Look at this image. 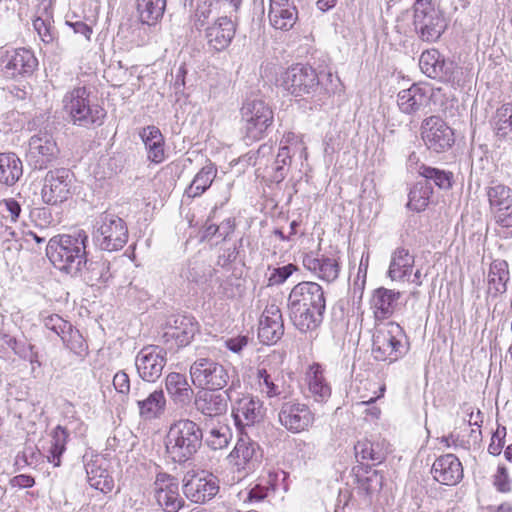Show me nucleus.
Returning a JSON list of instances; mask_svg holds the SVG:
<instances>
[{"instance_id":"37","label":"nucleus","mask_w":512,"mask_h":512,"mask_svg":"<svg viewBox=\"0 0 512 512\" xmlns=\"http://www.w3.org/2000/svg\"><path fill=\"white\" fill-rule=\"evenodd\" d=\"M71 430L69 426L57 425L49 434L51 441L47 451V460L54 467L61 465V456L66 451V444Z\"/></svg>"},{"instance_id":"57","label":"nucleus","mask_w":512,"mask_h":512,"mask_svg":"<svg viewBox=\"0 0 512 512\" xmlns=\"http://www.w3.org/2000/svg\"><path fill=\"white\" fill-rule=\"evenodd\" d=\"M383 486V476L376 470L372 471L367 477L361 480V488L367 495H373L379 492Z\"/></svg>"},{"instance_id":"23","label":"nucleus","mask_w":512,"mask_h":512,"mask_svg":"<svg viewBox=\"0 0 512 512\" xmlns=\"http://www.w3.org/2000/svg\"><path fill=\"white\" fill-rule=\"evenodd\" d=\"M219 492V481L213 474L193 475L184 479L183 493L194 503H204Z\"/></svg>"},{"instance_id":"12","label":"nucleus","mask_w":512,"mask_h":512,"mask_svg":"<svg viewBox=\"0 0 512 512\" xmlns=\"http://www.w3.org/2000/svg\"><path fill=\"white\" fill-rule=\"evenodd\" d=\"M166 363L167 351L158 345L143 347L135 358L137 373L146 382H155L159 379Z\"/></svg>"},{"instance_id":"27","label":"nucleus","mask_w":512,"mask_h":512,"mask_svg":"<svg viewBox=\"0 0 512 512\" xmlns=\"http://www.w3.org/2000/svg\"><path fill=\"white\" fill-rule=\"evenodd\" d=\"M168 331L165 336L175 339L179 347H185L191 343L199 331V324L191 315H174L168 320Z\"/></svg>"},{"instance_id":"55","label":"nucleus","mask_w":512,"mask_h":512,"mask_svg":"<svg viewBox=\"0 0 512 512\" xmlns=\"http://www.w3.org/2000/svg\"><path fill=\"white\" fill-rule=\"evenodd\" d=\"M179 487V482L176 477L165 473L159 472L156 474L153 490L155 498H159L160 494H166L169 490H174Z\"/></svg>"},{"instance_id":"62","label":"nucleus","mask_w":512,"mask_h":512,"mask_svg":"<svg viewBox=\"0 0 512 512\" xmlns=\"http://www.w3.org/2000/svg\"><path fill=\"white\" fill-rule=\"evenodd\" d=\"M2 205L9 213L11 222H17L22 211L21 205L14 198L4 199Z\"/></svg>"},{"instance_id":"32","label":"nucleus","mask_w":512,"mask_h":512,"mask_svg":"<svg viewBox=\"0 0 512 512\" xmlns=\"http://www.w3.org/2000/svg\"><path fill=\"white\" fill-rule=\"evenodd\" d=\"M139 136L145 145L148 160L155 164L162 163L166 155L164 149L165 141L160 129L150 125L142 128Z\"/></svg>"},{"instance_id":"38","label":"nucleus","mask_w":512,"mask_h":512,"mask_svg":"<svg viewBox=\"0 0 512 512\" xmlns=\"http://www.w3.org/2000/svg\"><path fill=\"white\" fill-rule=\"evenodd\" d=\"M139 414L145 419L159 418L165 411L166 398L162 389H156L144 399H137Z\"/></svg>"},{"instance_id":"21","label":"nucleus","mask_w":512,"mask_h":512,"mask_svg":"<svg viewBox=\"0 0 512 512\" xmlns=\"http://www.w3.org/2000/svg\"><path fill=\"white\" fill-rule=\"evenodd\" d=\"M3 64L5 76L17 79L31 76L38 67V60L32 50L18 48L6 51Z\"/></svg>"},{"instance_id":"54","label":"nucleus","mask_w":512,"mask_h":512,"mask_svg":"<svg viewBox=\"0 0 512 512\" xmlns=\"http://www.w3.org/2000/svg\"><path fill=\"white\" fill-rule=\"evenodd\" d=\"M156 501L165 512H178L185 505V500L179 493V487L169 490L166 494H160Z\"/></svg>"},{"instance_id":"16","label":"nucleus","mask_w":512,"mask_h":512,"mask_svg":"<svg viewBox=\"0 0 512 512\" xmlns=\"http://www.w3.org/2000/svg\"><path fill=\"white\" fill-rule=\"evenodd\" d=\"M486 195L495 222L503 228L512 227V190L501 183H492Z\"/></svg>"},{"instance_id":"19","label":"nucleus","mask_w":512,"mask_h":512,"mask_svg":"<svg viewBox=\"0 0 512 512\" xmlns=\"http://www.w3.org/2000/svg\"><path fill=\"white\" fill-rule=\"evenodd\" d=\"M288 307L310 308L325 312L326 299L323 288L316 282L298 283L288 296Z\"/></svg>"},{"instance_id":"26","label":"nucleus","mask_w":512,"mask_h":512,"mask_svg":"<svg viewBox=\"0 0 512 512\" xmlns=\"http://www.w3.org/2000/svg\"><path fill=\"white\" fill-rule=\"evenodd\" d=\"M431 473L433 478L448 486L458 484L463 478V467L454 454L441 455L434 461Z\"/></svg>"},{"instance_id":"35","label":"nucleus","mask_w":512,"mask_h":512,"mask_svg":"<svg viewBox=\"0 0 512 512\" xmlns=\"http://www.w3.org/2000/svg\"><path fill=\"white\" fill-rule=\"evenodd\" d=\"M508 263L505 260H494L488 272V294L497 297L507 291L509 281Z\"/></svg>"},{"instance_id":"48","label":"nucleus","mask_w":512,"mask_h":512,"mask_svg":"<svg viewBox=\"0 0 512 512\" xmlns=\"http://www.w3.org/2000/svg\"><path fill=\"white\" fill-rule=\"evenodd\" d=\"M214 5L216 4L212 0H197L195 10L190 16L193 30L202 32L212 22L211 15Z\"/></svg>"},{"instance_id":"59","label":"nucleus","mask_w":512,"mask_h":512,"mask_svg":"<svg viewBox=\"0 0 512 512\" xmlns=\"http://www.w3.org/2000/svg\"><path fill=\"white\" fill-rule=\"evenodd\" d=\"M493 484L497 491L501 493H508L511 491V480L505 466H498L497 471L493 477Z\"/></svg>"},{"instance_id":"6","label":"nucleus","mask_w":512,"mask_h":512,"mask_svg":"<svg viewBox=\"0 0 512 512\" xmlns=\"http://www.w3.org/2000/svg\"><path fill=\"white\" fill-rule=\"evenodd\" d=\"M405 332L395 322H388L373 335L372 353L377 361L390 363L402 358L407 352Z\"/></svg>"},{"instance_id":"10","label":"nucleus","mask_w":512,"mask_h":512,"mask_svg":"<svg viewBox=\"0 0 512 512\" xmlns=\"http://www.w3.org/2000/svg\"><path fill=\"white\" fill-rule=\"evenodd\" d=\"M190 375L196 386L209 390H221L230 378L222 364L209 358L197 359L190 367Z\"/></svg>"},{"instance_id":"43","label":"nucleus","mask_w":512,"mask_h":512,"mask_svg":"<svg viewBox=\"0 0 512 512\" xmlns=\"http://www.w3.org/2000/svg\"><path fill=\"white\" fill-rule=\"evenodd\" d=\"M307 379L309 397L318 403L326 402L331 396V388L326 383L319 366L312 368V372L308 374Z\"/></svg>"},{"instance_id":"44","label":"nucleus","mask_w":512,"mask_h":512,"mask_svg":"<svg viewBox=\"0 0 512 512\" xmlns=\"http://www.w3.org/2000/svg\"><path fill=\"white\" fill-rule=\"evenodd\" d=\"M354 449L356 457H360L362 460H371L378 464L385 460L388 453L383 443L369 440L358 441Z\"/></svg>"},{"instance_id":"46","label":"nucleus","mask_w":512,"mask_h":512,"mask_svg":"<svg viewBox=\"0 0 512 512\" xmlns=\"http://www.w3.org/2000/svg\"><path fill=\"white\" fill-rule=\"evenodd\" d=\"M432 193V186L427 181H418L410 190L407 207L416 212L425 210Z\"/></svg>"},{"instance_id":"15","label":"nucleus","mask_w":512,"mask_h":512,"mask_svg":"<svg viewBox=\"0 0 512 512\" xmlns=\"http://www.w3.org/2000/svg\"><path fill=\"white\" fill-rule=\"evenodd\" d=\"M278 419L289 432L300 433L313 425L314 413L304 403L284 401L279 409Z\"/></svg>"},{"instance_id":"28","label":"nucleus","mask_w":512,"mask_h":512,"mask_svg":"<svg viewBox=\"0 0 512 512\" xmlns=\"http://www.w3.org/2000/svg\"><path fill=\"white\" fill-rule=\"evenodd\" d=\"M401 293L385 287L373 291L370 305L376 320H385L393 316L399 307Z\"/></svg>"},{"instance_id":"50","label":"nucleus","mask_w":512,"mask_h":512,"mask_svg":"<svg viewBox=\"0 0 512 512\" xmlns=\"http://www.w3.org/2000/svg\"><path fill=\"white\" fill-rule=\"evenodd\" d=\"M494 130L498 138L512 140V104L507 103L497 109Z\"/></svg>"},{"instance_id":"40","label":"nucleus","mask_w":512,"mask_h":512,"mask_svg":"<svg viewBox=\"0 0 512 512\" xmlns=\"http://www.w3.org/2000/svg\"><path fill=\"white\" fill-rule=\"evenodd\" d=\"M22 174V162L15 153H0V183L12 186Z\"/></svg>"},{"instance_id":"33","label":"nucleus","mask_w":512,"mask_h":512,"mask_svg":"<svg viewBox=\"0 0 512 512\" xmlns=\"http://www.w3.org/2000/svg\"><path fill=\"white\" fill-rule=\"evenodd\" d=\"M289 318L293 325L302 333L316 330L323 321L324 311L310 308L288 307Z\"/></svg>"},{"instance_id":"53","label":"nucleus","mask_w":512,"mask_h":512,"mask_svg":"<svg viewBox=\"0 0 512 512\" xmlns=\"http://www.w3.org/2000/svg\"><path fill=\"white\" fill-rule=\"evenodd\" d=\"M63 343L76 355L82 356L86 352L87 346L85 340L79 330L70 326L67 332H64L61 337Z\"/></svg>"},{"instance_id":"7","label":"nucleus","mask_w":512,"mask_h":512,"mask_svg":"<svg viewBox=\"0 0 512 512\" xmlns=\"http://www.w3.org/2000/svg\"><path fill=\"white\" fill-rule=\"evenodd\" d=\"M413 10V26L418 37L426 42L438 40L446 29V23L432 0H416Z\"/></svg>"},{"instance_id":"49","label":"nucleus","mask_w":512,"mask_h":512,"mask_svg":"<svg viewBox=\"0 0 512 512\" xmlns=\"http://www.w3.org/2000/svg\"><path fill=\"white\" fill-rule=\"evenodd\" d=\"M418 173L424 178L423 181H427L430 185L431 182L440 189H449L453 182V173L438 168L430 167L425 164L420 165Z\"/></svg>"},{"instance_id":"3","label":"nucleus","mask_w":512,"mask_h":512,"mask_svg":"<svg viewBox=\"0 0 512 512\" xmlns=\"http://www.w3.org/2000/svg\"><path fill=\"white\" fill-rule=\"evenodd\" d=\"M63 102L74 124L87 128L102 125L106 111L90 100V92L85 87L68 92Z\"/></svg>"},{"instance_id":"17","label":"nucleus","mask_w":512,"mask_h":512,"mask_svg":"<svg viewBox=\"0 0 512 512\" xmlns=\"http://www.w3.org/2000/svg\"><path fill=\"white\" fill-rule=\"evenodd\" d=\"M263 451L260 445L249 437H240L228 455L229 462L238 472H253L261 463Z\"/></svg>"},{"instance_id":"36","label":"nucleus","mask_w":512,"mask_h":512,"mask_svg":"<svg viewBox=\"0 0 512 512\" xmlns=\"http://www.w3.org/2000/svg\"><path fill=\"white\" fill-rule=\"evenodd\" d=\"M414 266V256L409 250L399 247L391 255V261L388 268V276L391 280H403L410 275Z\"/></svg>"},{"instance_id":"11","label":"nucleus","mask_w":512,"mask_h":512,"mask_svg":"<svg viewBox=\"0 0 512 512\" xmlns=\"http://www.w3.org/2000/svg\"><path fill=\"white\" fill-rule=\"evenodd\" d=\"M421 137L426 147L436 153H442L455 142L454 132L439 116H430L421 124Z\"/></svg>"},{"instance_id":"5","label":"nucleus","mask_w":512,"mask_h":512,"mask_svg":"<svg viewBox=\"0 0 512 512\" xmlns=\"http://www.w3.org/2000/svg\"><path fill=\"white\" fill-rule=\"evenodd\" d=\"M92 240L100 250L114 252L122 249L128 241L125 221L112 212L101 213L95 221Z\"/></svg>"},{"instance_id":"60","label":"nucleus","mask_w":512,"mask_h":512,"mask_svg":"<svg viewBox=\"0 0 512 512\" xmlns=\"http://www.w3.org/2000/svg\"><path fill=\"white\" fill-rule=\"evenodd\" d=\"M72 324L62 319L59 315H51L45 319V326L47 329L54 331L58 336L62 337L67 329H70Z\"/></svg>"},{"instance_id":"63","label":"nucleus","mask_w":512,"mask_h":512,"mask_svg":"<svg viewBox=\"0 0 512 512\" xmlns=\"http://www.w3.org/2000/svg\"><path fill=\"white\" fill-rule=\"evenodd\" d=\"M218 229V239L220 241L226 240L235 230V219L229 217L223 220L219 225H217Z\"/></svg>"},{"instance_id":"14","label":"nucleus","mask_w":512,"mask_h":512,"mask_svg":"<svg viewBox=\"0 0 512 512\" xmlns=\"http://www.w3.org/2000/svg\"><path fill=\"white\" fill-rule=\"evenodd\" d=\"M340 252L328 253L310 252L303 257V266L317 278L327 283L334 282L340 274Z\"/></svg>"},{"instance_id":"39","label":"nucleus","mask_w":512,"mask_h":512,"mask_svg":"<svg viewBox=\"0 0 512 512\" xmlns=\"http://www.w3.org/2000/svg\"><path fill=\"white\" fill-rule=\"evenodd\" d=\"M217 175V167L209 162L194 176L191 184L186 188L185 195L189 198L201 196L210 186Z\"/></svg>"},{"instance_id":"42","label":"nucleus","mask_w":512,"mask_h":512,"mask_svg":"<svg viewBox=\"0 0 512 512\" xmlns=\"http://www.w3.org/2000/svg\"><path fill=\"white\" fill-rule=\"evenodd\" d=\"M87 478L90 486L103 493H109L114 488V480L107 469L97 462L88 463L86 466Z\"/></svg>"},{"instance_id":"58","label":"nucleus","mask_w":512,"mask_h":512,"mask_svg":"<svg viewBox=\"0 0 512 512\" xmlns=\"http://www.w3.org/2000/svg\"><path fill=\"white\" fill-rule=\"evenodd\" d=\"M34 30L37 32L39 37L44 43H51L54 39L52 26L50 24L49 19H43L41 17H36L33 20Z\"/></svg>"},{"instance_id":"51","label":"nucleus","mask_w":512,"mask_h":512,"mask_svg":"<svg viewBox=\"0 0 512 512\" xmlns=\"http://www.w3.org/2000/svg\"><path fill=\"white\" fill-rule=\"evenodd\" d=\"M212 268L203 261H189L187 267L182 272V276L189 282L196 284L205 283L212 275Z\"/></svg>"},{"instance_id":"22","label":"nucleus","mask_w":512,"mask_h":512,"mask_svg":"<svg viewBox=\"0 0 512 512\" xmlns=\"http://www.w3.org/2000/svg\"><path fill=\"white\" fill-rule=\"evenodd\" d=\"M284 335L281 309L276 304L265 307L259 321L258 338L266 345L276 344Z\"/></svg>"},{"instance_id":"52","label":"nucleus","mask_w":512,"mask_h":512,"mask_svg":"<svg viewBox=\"0 0 512 512\" xmlns=\"http://www.w3.org/2000/svg\"><path fill=\"white\" fill-rule=\"evenodd\" d=\"M232 439V432L227 426L212 428L207 437L206 444L213 450L226 448Z\"/></svg>"},{"instance_id":"45","label":"nucleus","mask_w":512,"mask_h":512,"mask_svg":"<svg viewBox=\"0 0 512 512\" xmlns=\"http://www.w3.org/2000/svg\"><path fill=\"white\" fill-rule=\"evenodd\" d=\"M291 158L290 148L287 145L281 146L270 167V171H267L270 181L278 184L285 179L291 164Z\"/></svg>"},{"instance_id":"24","label":"nucleus","mask_w":512,"mask_h":512,"mask_svg":"<svg viewBox=\"0 0 512 512\" xmlns=\"http://www.w3.org/2000/svg\"><path fill=\"white\" fill-rule=\"evenodd\" d=\"M419 66L421 71L429 78L443 82H449L454 78L455 63L446 60L436 49L422 52Z\"/></svg>"},{"instance_id":"31","label":"nucleus","mask_w":512,"mask_h":512,"mask_svg":"<svg viewBox=\"0 0 512 512\" xmlns=\"http://www.w3.org/2000/svg\"><path fill=\"white\" fill-rule=\"evenodd\" d=\"M397 104L401 112L414 114L426 107L430 101L429 89L419 84H413L408 89L398 93Z\"/></svg>"},{"instance_id":"30","label":"nucleus","mask_w":512,"mask_h":512,"mask_svg":"<svg viewBox=\"0 0 512 512\" xmlns=\"http://www.w3.org/2000/svg\"><path fill=\"white\" fill-rule=\"evenodd\" d=\"M257 380L260 392L268 398L280 397L286 399L290 395L289 387L286 385L281 372L268 370L265 367L257 369Z\"/></svg>"},{"instance_id":"25","label":"nucleus","mask_w":512,"mask_h":512,"mask_svg":"<svg viewBox=\"0 0 512 512\" xmlns=\"http://www.w3.org/2000/svg\"><path fill=\"white\" fill-rule=\"evenodd\" d=\"M263 402L252 395H242L232 405V415L237 425L253 426L265 417Z\"/></svg>"},{"instance_id":"56","label":"nucleus","mask_w":512,"mask_h":512,"mask_svg":"<svg viewBox=\"0 0 512 512\" xmlns=\"http://www.w3.org/2000/svg\"><path fill=\"white\" fill-rule=\"evenodd\" d=\"M269 270H271V273L268 277L267 285L277 286L283 284L297 270V267L294 264H288L273 269L269 267Z\"/></svg>"},{"instance_id":"47","label":"nucleus","mask_w":512,"mask_h":512,"mask_svg":"<svg viewBox=\"0 0 512 512\" xmlns=\"http://www.w3.org/2000/svg\"><path fill=\"white\" fill-rule=\"evenodd\" d=\"M83 268L86 269L84 278L91 285L107 283L112 277L110 263L106 260L87 261Z\"/></svg>"},{"instance_id":"41","label":"nucleus","mask_w":512,"mask_h":512,"mask_svg":"<svg viewBox=\"0 0 512 512\" xmlns=\"http://www.w3.org/2000/svg\"><path fill=\"white\" fill-rule=\"evenodd\" d=\"M166 0H136V9L141 23L155 25L162 19Z\"/></svg>"},{"instance_id":"20","label":"nucleus","mask_w":512,"mask_h":512,"mask_svg":"<svg viewBox=\"0 0 512 512\" xmlns=\"http://www.w3.org/2000/svg\"><path fill=\"white\" fill-rule=\"evenodd\" d=\"M240 385V381H232L229 389L223 392L219 390H209L198 392L194 398L195 409L206 417H217L224 415L228 410L230 402V392L236 386Z\"/></svg>"},{"instance_id":"1","label":"nucleus","mask_w":512,"mask_h":512,"mask_svg":"<svg viewBox=\"0 0 512 512\" xmlns=\"http://www.w3.org/2000/svg\"><path fill=\"white\" fill-rule=\"evenodd\" d=\"M88 235L84 230L74 234L51 238L46 246V255L51 263L72 276L83 272L87 265L86 243Z\"/></svg>"},{"instance_id":"4","label":"nucleus","mask_w":512,"mask_h":512,"mask_svg":"<svg viewBox=\"0 0 512 512\" xmlns=\"http://www.w3.org/2000/svg\"><path fill=\"white\" fill-rule=\"evenodd\" d=\"M274 114L261 99H249L241 107V131L247 144L261 140L272 126Z\"/></svg>"},{"instance_id":"64","label":"nucleus","mask_w":512,"mask_h":512,"mask_svg":"<svg viewBox=\"0 0 512 512\" xmlns=\"http://www.w3.org/2000/svg\"><path fill=\"white\" fill-rule=\"evenodd\" d=\"M225 343L230 351L239 353L248 344V338L246 336H238L228 339Z\"/></svg>"},{"instance_id":"9","label":"nucleus","mask_w":512,"mask_h":512,"mask_svg":"<svg viewBox=\"0 0 512 512\" xmlns=\"http://www.w3.org/2000/svg\"><path fill=\"white\" fill-rule=\"evenodd\" d=\"M59 154L53 135L47 130H39L28 141L25 158L35 170L46 169Z\"/></svg>"},{"instance_id":"29","label":"nucleus","mask_w":512,"mask_h":512,"mask_svg":"<svg viewBox=\"0 0 512 512\" xmlns=\"http://www.w3.org/2000/svg\"><path fill=\"white\" fill-rule=\"evenodd\" d=\"M268 16L275 29L290 30L298 19L294 0H270Z\"/></svg>"},{"instance_id":"13","label":"nucleus","mask_w":512,"mask_h":512,"mask_svg":"<svg viewBox=\"0 0 512 512\" xmlns=\"http://www.w3.org/2000/svg\"><path fill=\"white\" fill-rule=\"evenodd\" d=\"M238 23L232 16H218L203 30L204 39L210 51L222 52L232 43Z\"/></svg>"},{"instance_id":"2","label":"nucleus","mask_w":512,"mask_h":512,"mask_svg":"<svg viewBox=\"0 0 512 512\" xmlns=\"http://www.w3.org/2000/svg\"><path fill=\"white\" fill-rule=\"evenodd\" d=\"M203 431L190 419L173 422L165 437V452L174 463H185L198 452L202 446Z\"/></svg>"},{"instance_id":"8","label":"nucleus","mask_w":512,"mask_h":512,"mask_svg":"<svg viewBox=\"0 0 512 512\" xmlns=\"http://www.w3.org/2000/svg\"><path fill=\"white\" fill-rule=\"evenodd\" d=\"M316 70L308 65L296 64L288 68L282 76V87L293 97L305 98L314 95L319 89Z\"/></svg>"},{"instance_id":"18","label":"nucleus","mask_w":512,"mask_h":512,"mask_svg":"<svg viewBox=\"0 0 512 512\" xmlns=\"http://www.w3.org/2000/svg\"><path fill=\"white\" fill-rule=\"evenodd\" d=\"M72 177L71 172L65 168L49 171L44 178L41 191L43 201L49 205H56L67 200L71 194Z\"/></svg>"},{"instance_id":"61","label":"nucleus","mask_w":512,"mask_h":512,"mask_svg":"<svg viewBox=\"0 0 512 512\" xmlns=\"http://www.w3.org/2000/svg\"><path fill=\"white\" fill-rule=\"evenodd\" d=\"M113 386L115 390L123 395L130 392V378L125 371H118L113 377Z\"/></svg>"},{"instance_id":"34","label":"nucleus","mask_w":512,"mask_h":512,"mask_svg":"<svg viewBox=\"0 0 512 512\" xmlns=\"http://www.w3.org/2000/svg\"><path fill=\"white\" fill-rule=\"evenodd\" d=\"M165 386L168 394L175 403L187 405L191 402L194 391L189 385L185 375L176 372L168 374L165 380Z\"/></svg>"}]
</instances>
